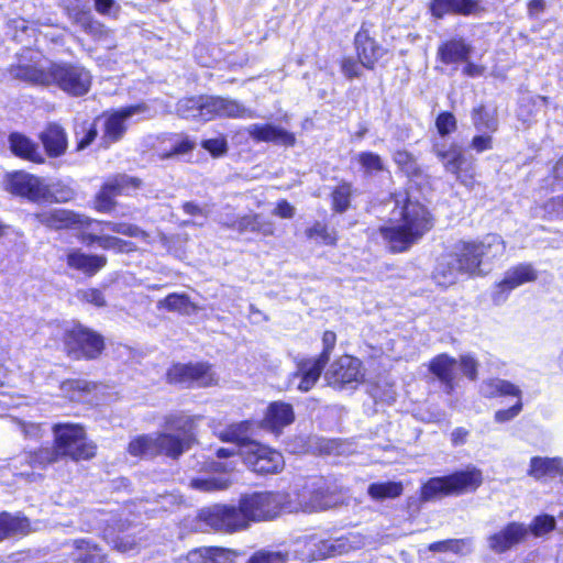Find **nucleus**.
Segmentation results:
<instances>
[{"label":"nucleus","instance_id":"nucleus-1","mask_svg":"<svg viewBox=\"0 0 563 563\" xmlns=\"http://www.w3.org/2000/svg\"><path fill=\"white\" fill-rule=\"evenodd\" d=\"M34 221L48 231H78L79 241L87 245H97L103 251H113L117 254H129L137 251L134 242L123 240L115 235H98L86 233L92 225H101L114 233L129 238H148V233L136 224L125 222H111L93 219L81 212L67 208H52L36 211L32 214Z\"/></svg>","mask_w":563,"mask_h":563},{"label":"nucleus","instance_id":"nucleus-2","mask_svg":"<svg viewBox=\"0 0 563 563\" xmlns=\"http://www.w3.org/2000/svg\"><path fill=\"white\" fill-rule=\"evenodd\" d=\"M506 243L498 234H487L481 241H459L451 252L442 254L433 271V279L441 286L454 284L460 274H476L481 265L499 258Z\"/></svg>","mask_w":563,"mask_h":563},{"label":"nucleus","instance_id":"nucleus-3","mask_svg":"<svg viewBox=\"0 0 563 563\" xmlns=\"http://www.w3.org/2000/svg\"><path fill=\"white\" fill-rule=\"evenodd\" d=\"M391 208L388 224L380 228L383 238L393 252H405L433 227L428 209L411 200L406 191L395 192L386 202Z\"/></svg>","mask_w":563,"mask_h":563},{"label":"nucleus","instance_id":"nucleus-4","mask_svg":"<svg viewBox=\"0 0 563 563\" xmlns=\"http://www.w3.org/2000/svg\"><path fill=\"white\" fill-rule=\"evenodd\" d=\"M53 445L59 461L75 463L97 456L98 445L89 439L86 427L79 422H57L52 426Z\"/></svg>","mask_w":563,"mask_h":563},{"label":"nucleus","instance_id":"nucleus-5","mask_svg":"<svg viewBox=\"0 0 563 563\" xmlns=\"http://www.w3.org/2000/svg\"><path fill=\"white\" fill-rule=\"evenodd\" d=\"M59 341L62 352L71 361H96L107 349L103 334L80 321L64 328Z\"/></svg>","mask_w":563,"mask_h":563},{"label":"nucleus","instance_id":"nucleus-6","mask_svg":"<svg viewBox=\"0 0 563 563\" xmlns=\"http://www.w3.org/2000/svg\"><path fill=\"white\" fill-rule=\"evenodd\" d=\"M238 503L250 527L253 522L275 519L288 504V494L280 490L245 493Z\"/></svg>","mask_w":563,"mask_h":563},{"label":"nucleus","instance_id":"nucleus-7","mask_svg":"<svg viewBox=\"0 0 563 563\" xmlns=\"http://www.w3.org/2000/svg\"><path fill=\"white\" fill-rule=\"evenodd\" d=\"M165 383L183 388H210L219 384L213 364L207 361L174 362L164 375Z\"/></svg>","mask_w":563,"mask_h":563},{"label":"nucleus","instance_id":"nucleus-8","mask_svg":"<svg viewBox=\"0 0 563 563\" xmlns=\"http://www.w3.org/2000/svg\"><path fill=\"white\" fill-rule=\"evenodd\" d=\"M49 74V87L54 86L70 97H84L92 86L90 70L78 63L51 62Z\"/></svg>","mask_w":563,"mask_h":563},{"label":"nucleus","instance_id":"nucleus-9","mask_svg":"<svg viewBox=\"0 0 563 563\" xmlns=\"http://www.w3.org/2000/svg\"><path fill=\"white\" fill-rule=\"evenodd\" d=\"M240 456L246 467L262 476L277 475L285 468V459L280 451L256 440H245Z\"/></svg>","mask_w":563,"mask_h":563},{"label":"nucleus","instance_id":"nucleus-10","mask_svg":"<svg viewBox=\"0 0 563 563\" xmlns=\"http://www.w3.org/2000/svg\"><path fill=\"white\" fill-rule=\"evenodd\" d=\"M143 185L141 178L125 173L113 174L104 179L93 197V209L100 213H110L117 207L118 196H130Z\"/></svg>","mask_w":563,"mask_h":563},{"label":"nucleus","instance_id":"nucleus-11","mask_svg":"<svg viewBox=\"0 0 563 563\" xmlns=\"http://www.w3.org/2000/svg\"><path fill=\"white\" fill-rule=\"evenodd\" d=\"M297 499L303 511H321L339 505L342 500V492L334 483L320 477L305 484L297 493Z\"/></svg>","mask_w":563,"mask_h":563},{"label":"nucleus","instance_id":"nucleus-12","mask_svg":"<svg viewBox=\"0 0 563 563\" xmlns=\"http://www.w3.org/2000/svg\"><path fill=\"white\" fill-rule=\"evenodd\" d=\"M3 189L12 196L31 202L45 201L51 196L49 187L34 174L16 169L4 174Z\"/></svg>","mask_w":563,"mask_h":563},{"label":"nucleus","instance_id":"nucleus-13","mask_svg":"<svg viewBox=\"0 0 563 563\" xmlns=\"http://www.w3.org/2000/svg\"><path fill=\"white\" fill-rule=\"evenodd\" d=\"M205 521L214 530L235 533L249 528L239 505H216L205 512Z\"/></svg>","mask_w":563,"mask_h":563},{"label":"nucleus","instance_id":"nucleus-14","mask_svg":"<svg viewBox=\"0 0 563 563\" xmlns=\"http://www.w3.org/2000/svg\"><path fill=\"white\" fill-rule=\"evenodd\" d=\"M146 110L147 106L144 102H139L104 114L103 133L101 136L103 146L107 147L122 140L128 130L125 120Z\"/></svg>","mask_w":563,"mask_h":563},{"label":"nucleus","instance_id":"nucleus-15","mask_svg":"<svg viewBox=\"0 0 563 563\" xmlns=\"http://www.w3.org/2000/svg\"><path fill=\"white\" fill-rule=\"evenodd\" d=\"M538 278V272L531 264L521 263L508 268L503 279L496 284L493 299L496 303L505 301L508 295L516 288L533 283Z\"/></svg>","mask_w":563,"mask_h":563},{"label":"nucleus","instance_id":"nucleus-16","mask_svg":"<svg viewBox=\"0 0 563 563\" xmlns=\"http://www.w3.org/2000/svg\"><path fill=\"white\" fill-rule=\"evenodd\" d=\"M37 139L43 146V154L48 158H59L67 153L68 133L59 122H47L37 134Z\"/></svg>","mask_w":563,"mask_h":563},{"label":"nucleus","instance_id":"nucleus-17","mask_svg":"<svg viewBox=\"0 0 563 563\" xmlns=\"http://www.w3.org/2000/svg\"><path fill=\"white\" fill-rule=\"evenodd\" d=\"M327 365V362L317 356L299 358L296 361V369L289 374L288 379H298L297 389L308 393L317 385Z\"/></svg>","mask_w":563,"mask_h":563},{"label":"nucleus","instance_id":"nucleus-18","mask_svg":"<svg viewBox=\"0 0 563 563\" xmlns=\"http://www.w3.org/2000/svg\"><path fill=\"white\" fill-rule=\"evenodd\" d=\"M66 266L86 277L97 275L108 265V258L103 254L87 253L79 247L69 249L65 255Z\"/></svg>","mask_w":563,"mask_h":563},{"label":"nucleus","instance_id":"nucleus-19","mask_svg":"<svg viewBox=\"0 0 563 563\" xmlns=\"http://www.w3.org/2000/svg\"><path fill=\"white\" fill-rule=\"evenodd\" d=\"M247 133L256 143H272L284 147H294L297 143L296 134L294 132L272 123L252 124L247 129Z\"/></svg>","mask_w":563,"mask_h":563},{"label":"nucleus","instance_id":"nucleus-20","mask_svg":"<svg viewBox=\"0 0 563 563\" xmlns=\"http://www.w3.org/2000/svg\"><path fill=\"white\" fill-rule=\"evenodd\" d=\"M66 15L95 41L107 40L112 35L111 30L108 29L104 23L96 19L91 10L85 5L68 8Z\"/></svg>","mask_w":563,"mask_h":563},{"label":"nucleus","instance_id":"nucleus-21","mask_svg":"<svg viewBox=\"0 0 563 563\" xmlns=\"http://www.w3.org/2000/svg\"><path fill=\"white\" fill-rule=\"evenodd\" d=\"M8 146L11 154L24 162L42 165L46 157L38 143L22 132H11L8 135Z\"/></svg>","mask_w":563,"mask_h":563},{"label":"nucleus","instance_id":"nucleus-22","mask_svg":"<svg viewBox=\"0 0 563 563\" xmlns=\"http://www.w3.org/2000/svg\"><path fill=\"white\" fill-rule=\"evenodd\" d=\"M13 79L33 87H49V65L43 66L38 62H19L9 67Z\"/></svg>","mask_w":563,"mask_h":563},{"label":"nucleus","instance_id":"nucleus-23","mask_svg":"<svg viewBox=\"0 0 563 563\" xmlns=\"http://www.w3.org/2000/svg\"><path fill=\"white\" fill-rule=\"evenodd\" d=\"M296 415L291 404L275 400L271 401L265 410L263 424L274 433H280L286 427L294 423Z\"/></svg>","mask_w":563,"mask_h":563},{"label":"nucleus","instance_id":"nucleus-24","mask_svg":"<svg viewBox=\"0 0 563 563\" xmlns=\"http://www.w3.org/2000/svg\"><path fill=\"white\" fill-rule=\"evenodd\" d=\"M31 520L23 514L0 511V543L8 539H21L32 532Z\"/></svg>","mask_w":563,"mask_h":563},{"label":"nucleus","instance_id":"nucleus-25","mask_svg":"<svg viewBox=\"0 0 563 563\" xmlns=\"http://www.w3.org/2000/svg\"><path fill=\"white\" fill-rule=\"evenodd\" d=\"M451 495H463L475 492L483 483L481 470L467 466L465 470L446 476Z\"/></svg>","mask_w":563,"mask_h":563},{"label":"nucleus","instance_id":"nucleus-26","mask_svg":"<svg viewBox=\"0 0 563 563\" xmlns=\"http://www.w3.org/2000/svg\"><path fill=\"white\" fill-rule=\"evenodd\" d=\"M528 534V529L518 522L509 523L500 532L488 538L489 548L496 553H503L522 541Z\"/></svg>","mask_w":563,"mask_h":563},{"label":"nucleus","instance_id":"nucleus-27","mask_svg":"<svg viewBox=\"0 0 563 563\" xmlns=\"http://www.w3.org/2000/svg\"><path fill=\"white\" fill-rule=\"evenodd\" d=\"M225 227L240 234L252 232L263 236H272L275 233L274 223L264 220L258 213L244 214L227 223Z\"/></svg>","mask_w":563,"mask_h":563},{"label":"nucleus","instance_id":"nucleus-28","mask_svg":"<svg viewBox=\"0 0 563 563\" xmlns=\"http://www.w3.org/2000/svg\"><path fill=\"white\" fill-rule=\"evenodd\" d=\"M238 551L222 547H203L191 550V563H236Z\"/></svg>","mask_w":563,"mask_h":563},{"label":"nucleus","instance_id":"nucleus-29","mask_svg":"<svg viewBox=\"0 0 563 563\" xmlns=\"http://www.w3.org/2000/svg\"><path fill=\"white\" fill-rule=\"evenodd\" d=\"M73 561L75 563H109L103 549L92 540L86 538L73 541Z\"/></svg>","mask_w":563,"mask_h":563},{"label":"nucleus","instance_id":"nucleus-30","mask_svg":"<svg viewBox=\"0 0 563 563\" xmlns=\"http://www.w3.org/2000/svg\"><path fill=\"white\" fill-rule=\"evenodd\" d=\"M155 440L157 456L164 455L173 460L179 459L192 445L187 442V439L179 438L170 432H158L155 435Z\"/></svg>","mask_w":563,"mask_h":563},{"label":"nucleus","instance_id":"nucleus-31","mask_svg":"<svg viewBox=\"0 0 563 563\" xmlns=\"http://www.w3.org/2000/svg\"><path fill=\"white\" fill-rule=\"evenodd\" d=\"M157 309L191 316L197 313L200 307L186 292H170L157 302Z\"/></svg>","mask_w":563,"mask_h":563},{"label":"nucleus","instance_id":"nucleus-32","mask_svg":"<svg viewBox=\"0 0 563 563\" xmlns=\"http://www.w3.org/2000/svg\"><path fill=\"white\" fill-rule=\"evenodd\" d=\"M163 427L167 431L176 432V435L187 439V442H196V421L194 417L183 413H170L164 418Z\"/></svg>","mask_w":563,"mask_h":563},{"label":"nucleus","instance_id":"nucleus-33","mask_svg":"<svg viewBox=\"0 0 563 563\" xmlns=\"http://www.w3.org/2000/svg\"><path fill=\"white\" fill-rule=\"evenodd\" d=\"M328 384L334 388H343L352 382V356L343 355L333 361L325 373Z\"/></svg>","mask_w":563,"mask_h":563},{"label":"nucleus","instance_id":"nucleus-34","mask_svg":"<svg viewBox=\"0 0 563 563\" xmlns=\"http://www.w3.org/2000/svg\"><path fill=\"white\" fill-rule=\"evenodd\" d=\"M472 53V46L462 38L450 40L439 46L438 55L442 63L454 64L467 62Z\"/></svg>","mask_w":563,"mask_h":563},{"label":"nucleus","instance_id":"nucleus-35","mask_svg":"<svg viewBox=\"0 0 563 563\" xmlns=\"http://www.w3.org/2000/svg\"><path fill=\"white\" fill-rule=\"evenodd\" d=\"M301 552L306 560L318 561L334 556L338 550L329 540L312 536L303 541Z\"/></svg>","mask_w":563,"mask_h":563},{"label":"nucleus","instance_id":"nucleus-36","mask_svg":"<svg viewBox=\"0 0 563 563\" xmlns=\"http://www.w3.org/2000/svg\"><path fill=\"white\" fill-rule=\"evenodd\" d=\"M456 361L448 355H439L430 364V371L445 385V391L454 389Z\"/></svg>","mask_w":563,"mask_h":563},{"label":"nucleus","instance_id":"nucleus-37","mask_svg":"<svg viewBox=\"0 0 563 563\" xmlns=\"http://www.w3.org/2000/svg\"><path fill=\"white\" fill-rule=\"evenodd\" d=\"M213 102L216 120L251 117V111L236 100L213 96Z\"/></svg>","mask_w":563,"mask_h":563},{"label":"nucleus","instance_id":"nucleus-38","mask_svg":"<svg viewBox=\"0 0 563 563\" xmlns=\"http://www.w3.org/2000/svg\"><path fill=\"white\" fill-rule=\"evenodd\" d=\"M59 388L70 400L81 401L98 388V383L84 378H66L60 382Z\"/></svg>","mask_w":563,"mask_h":563},{"label":"nucleus","instance_id":"nucleus-39","mask_svg":"<svg viewBox=\"0 0 563 563\" xmlns=\"http://www.w3.org/2000/svg\"><path fill=\"white\" fill-rule=\"evenodd\" d=\"M431 9L437 18H442L449 12L468 15L476 11L477 2L475 0H434Z\"/></svg>","mask_w":563,"mask_h":563},{"label":"nucleus","instance_id":"nucleus-40","mask_svg":"<svg viewBox=\"0 0 563 563\" xmlns=\"http://www.w3.org/2000/svg\"><path fill=\"white\" fill-rule=\"evenodd\" d=\"M433 152L443 163L445 170L455 175L456 178L460 179V169L465 162L461 148L455 144L450 145L448 148L435 145Z\"/></svg>","mask_w":563,"mask_h":563},{"label":"nucleus","instance_id":"nucleus-41","mask_svg":"<svg viewBox=\"0 0 563 563\" xmlns=\"http://www.w3.org/2000/svg\"><path fill=\"white\" fill-rule=\"evenodd\" d=\"M25 463L31 468L46 470L49 465L59 462L57 453L52 446H38L33 450H29L24 454Z\"/></svg>","mask_w":563,"mask_h":563},{"label":"nucleus","instance_id":"nucleus-42","mask_svg":"<svg viewBox=\"0 0 563 563\" xmlns=\"http://www.w3.org/2000/svg\"><path fill=\"white\" fill-rule=\"evenodd\" d=\"M563 473V461L560 457H540L531 459L529 475L534 478L543 476H555Z\"/></svg>","mask_w":563,"mask_h":563},{"label":"nucleus","instance_id":"nucleus-43","mask_svg":"<svg viewBox=\"0 0 563 563\" xmlns=\"http://www.w3.org/2000/svg\"><path fill=\"white\" fill-rule=\"evenodd\" d=\"M126 452L133 457H156V440L151 434H140L130 440Z\"/></svg>","mask_w":563,"mask_h":563},{"label":"nucleus","instance_id":"nucleus-44","mask_svg":"<svg viewBox=\"0 0 563 563\" xmlns=\"http://www.w3.org/2000/svg\"><path fill=\"white\" fill-rule=\"evenodd\" d=\"M357 57L362 65L369 67L379 55V48L365 32H358L354 38Z\"/></svg>","mask_w":563,"mask_h":563},{"label":"nucleus","instance_id":"nucleus-45","mask_svg":"<svg viewBox=\"0 0 563 563\" xmlns=\"http://www.w3.org/2000/svg\"><path fill=\"white\" fill-rule=\"evenodd\" d=\"M402 492L404 486L400 482L373 483L367 488L368 495L376 501L397 498Z\"/></svg>","mask_w":563,"mask_h":563},{"label":"nucleus","instance_id":"nucleus-46","mask_svg":"<svg viewBox=\"0 0 563 563\" xmlns=\"http://www.w3.org/2000/svg\"><path fill=\"white\" fill-rule=\"evenodd\" d=\"M449 483L446 476L432 477L426 482L420 492V499L422 501H430L432 499L450 496Z\"/></svg>","mask_w":563,"mask_h":563},{"label":"nucleus","instance_id":"nucleus-47","mask_svg":"<svg viewBox=\"0 0 563 563\" xmlns=\"http://www.w3.org/2000/svg\"><path fill=\"white\" fill-rule=\"evenodd\" d=\"M305 235L308 240L333 246L336 244L338 236L334 230H331L325 223L314 221L310 227L305 230Z\"/></svg>","mask_w":563,"mask_h":563},{"label":"nucleus","instance_id":"nucleus-48","mask_svg":"<svg viewBox=\"0 0 563 563\" xmlns=\"http://www.w3.org/2000/svg\"><path fill=\"white\" fill-rule=\"evenodd\" d=\"M432 552H453L456 554H467L472 552V540L466 539H449L433 542L429 545Z\"/></svg>","mask_w":563,"mask_h":563},{"label":"nucleus","instance_id":"nucleus-49","mask_svg":"<svg viewBox=\"0 0 563 563\" xmlns=\"http://www.w3.org/2000/svg\"><path fill=\"white\" fill-rule=\"evenodd\" d=\"M472 120L478 131L493 133L498 129V120L495 113L487 111L484 106H478L473 109Z\"/></svg>","mask_w":563,"mask_h":563},{"label":"nucleus","instance_id":"nucleus-50","mask_svg":"<svg viewBox=\"0 0 563 563\" xmlns=\"http://www.w3.org/2000/svg\"><path fill=\"white\" fill-rule=\"evenodd\" d=\"M201 95L181 98L177 103L178 114L187 120L201 121Z\"/></svg>","mask_w":563,"mask_h":563},{"label":"nucleus","instance_id":"nucleus-51","mask_svg":"<svg viewBox=\"0 0 563 563\" xmlns=\"http://www.w3.org/2000/svg\"><path fill=\"white\" fill-rule=\"evenodd\" d=\"M98 118H96L92 122L86 124H81V131L75 133L76 136V146L75 150L77 152H81L89 147L98 136Z\"/></svg>","mask_w":563,"mask_h":563},{"label":"nucleus","instance_id":"nucleus-52","mask_svg":"<svg viewBox=\"0 0 563 563\" xmlns=\"http://www.w3.org/2000/svg\"><path fill=\"white\" fill-rule=\"evenodd\" d=\"M351 186L349 184H341L336 186L331 192V206L335 212H344L350 206Z\"/></svg>","mask_w":563,"mask_h":563},{"label":"nucleus","instance_id":"nucleus-53","mask_svg":"<svg viewBox=\"0 0 563 563\" xmlns=\"http://www.w3.org/2000/svg\"><path fill=\"white\" fill-rule=\"evenodd\" d=\"M250 426V421L245 420L240 422L239 424L230 426L225 431L221 432L219 438L223 442L236 443L240 446V450L245 448V440H251L247 437H240L239 431L247 430Z\"/></svg>","mask_w":563,"mask_h":563},{"label":"nucleus","instance_id":"nucleus-54","mask_svg":"<svg viewBox=\"0 0 563 563\" xmlns=\"http://www.w3.org/2000/svg\"><path fill=\"white\" fill-rule=\"evenodd\" d=\"M200 146L214 158L225 155L229 150L228 141L224 135L202 140Z\"/></svg>","mask_w":563,"mask_h":563},{"label":"nucleus","instance_id":"nucleus-55","mask_svg":"<svg viewBox=\"0 0 563 563\" xmlns=\"http://www.w3.org/2000/svg\"><path fill=\"white\" fill-rule=\"evenodd\" d=\"M394 161L408 176L416 175L418 173L417 162L409 152L404 150L397 151L394 155Z\"/></svg>","mask_w":563,"mask_h":563},{"label":"nucleus","instance_id":"nucleus-56","mask_svg":"<svg viewBox=\"0 0 563 563\" xmlns=\"http://www.w3.org/2000/svg\"><path fill=\"white\" fill-rule=\"evenodd\" d=\"M287 554L282 552H273L260 550L254 552L246 563H286Z\"/></svg>","mask_w":563,"mask_h":563},{"label":"nucleus","instance_id":"nucleus-57","mask_svg":"<svg viewBox=\"0 0 563 563\" xmlns=\"http://www.w3.org/2000/svg\"><path fill=\"white\" fill-rule=\"evenodd\" d=\"M229 482L218 478H195L192 479V487L201 492H216L228 488Z\"/></svg>","mask_w":563,"mask_h":563},{"label":"nucleus","instance_id":"nucleus-58","mask_svg":"<svg viewBox=\"0 0 563 563\" xmlns=\"http://www.w3.org/2000/svg\"><path fill=\"white\" fill-rule=\"evenodd\" d=\"M335 344H336V334L331 330L324 331L322 334V345L323 346H322L321 352L317 355V357L329 363Z\"/></svg>","mask_w":563,"mask_h":563},{"label":"nucleus","instance_id":"nucleus-59","mask_svg":"<svg viewBox=\"0 0 563 563\" xmlns=\"http://www.w3.org/2000/svg\"><path fill=\"white\" fill-rule=\"evenodd\" d=\"M80 299L89 305L97 308H103L107 306V300L103 292L99 288H87L81 292Z\"/></svg>","mask_w":563,"mask_h":563},{"label":"nucleus","instance_id":"nucleus-60","mask_svg":"<svg viewBox=\"0 0 563 563\" xmlns=\"http://www.w3.org/2000/svg\"><path fill=\"white\" fill-rule=\"evenodd\" d=\"M435 126L442 136L448 135L456 129L455 117L450 112H442L437 118Z\"/></svg>","mask_w":563,"mask_h":563},{"label":"nucleus","instance_id":"nucleus-61","mask_svg":"<svg viewBox=\"0 0 563 563\" xmlns=\"http://www.w3.org/2000/svg\"><path fill=\"white\" fill-rule=\"evenodd\" d=\"M360 163L365 173H376L384 168L380 157L373 153H363L360 155Z\"/></svg>","mask_w":563,"mask_h":563},{"label":"nucleus","instance_id":"nucleus-62","mask_svg":"<svg viewBox=\"0 0 563 563\" xmlns=\"http://www.w3.org/2000/svg\"><path fill=\"white\" fill-rule=\"evenodd\" d=\"M555 520L551 516H539L533 520L531 526L532 532L537 536H543L554 529Z\"/></svg>","mask_w":563,"mask_h":563},{"label":"nucleus","instance_id":"nucleus-63","mask_svg":"<svg viewBox=\"0 0 563 563\" xmlns=\"http://www.w3.org/2000/svg\"><path fill=\"white\" fill-rule=\"evenodd\" d=\"M195 148V142L187 134H183L180 139L172 146L170 151L164 155L170 157L173 155H181L191 152Z\"/></svg>","mask_w":563,"mask_h":563},{"label":"nucleus","instance_id":"nucleus-64","mask_svg":"<svg viewBox=\"0 0 563 563\" xmlns=\"http://www.w3.org/2000/svg\"><path fill=\"white\" fill-rule=\"evenodd\" d=\"M522 401L517 400V402L508 408V409H501L495 412V421L498 423H503L506 421H510L514 418H516L522 410Z\"/></svg>","mask_w":563,"mask_h":563}]
</instances>
